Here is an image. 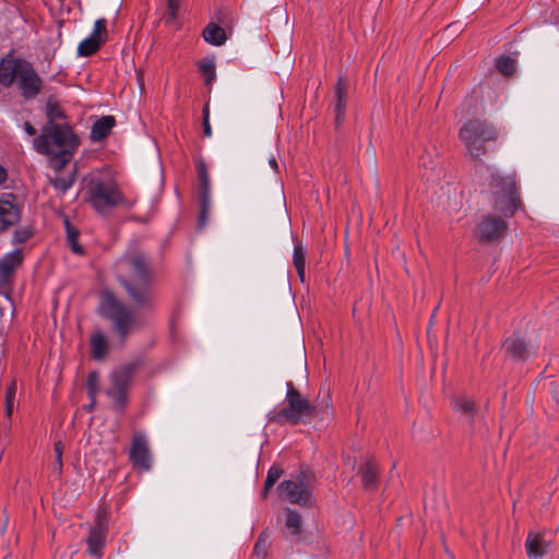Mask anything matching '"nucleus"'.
Masks as SVG:
<instances>
[{
  "mask_svg": "<svg viewBox=\"0 0 559 559\" xmlns=\"http://www.w3.org/2000/svg\"><path fill=\"white\" fill-rule=\"evenodd\" d=\"M99 373L97 371H91L87 374L86 380V391L90 400H94L97 397L98 391H99Z\"/></svg>",
  "mask_w": 559,
  "mask_h": 559,
  "instance_id": "obj_35",
  "label": "nucleus"
},
{
  "mask_svg": "<svg viewBox=\"0 0 559 559\" xmlns=\"http://www.w3.org/2000/svg\"><path fill=\"white\" fill-rule=\"evenodd\" d=\"M53 451H55V455H56V464L60 471L62 467V452H63V444L61 441H57L55 443Z\"/></svg>",
  "mask_w": 559,
  "mask_h": 559,
  "instance_id": "obj_40",
  "label": "nucleus"
},
{
  "mask_svg": "<svg viewBox=\"0 0 559 559\" xmlns=\"http://www.w3.org/2000/svg\"><path fill=\"white\" fill-rule=\"evenodd\" d=\"M202 116H203V133L205 136L211 138L212 136V128L210 124V108H209L207 104H205L203 106Z\"/></svg>",
  "mask_w": 559,
  "mask_h": 559,
  "instance_id": "obj_39",
  "label": "nucleus"
},
{
  "mask_svg": "<svg viewBox=\"0 0 559 559\" xmlns=\"http://www.w3.org/2000/svg\"><path fill=\"white\" fill-rule=\"evenodd\" d=\"M202 36L206 43L213 46H222L227 40L225 29L215 23H209L203 29Z\"/></svg>",
  "mask_w": 559,
  "mask_h": 559,
  "instance_id": "obj_25",
  "label": "nucleus"
},
{
  "mask_svg": "<svg viewBox=\"0 0 559 559\" xmlns=\"http://www.w3.org/2000/svg\"><path fill=\"white\" fill-rule=\"evenodd\" d=\"M181 0H168L167 15L175 19Z\"/></svg>",
  "mask_w": 559,
  "mask_h": 559,
  "instance_id": "obj_41",
  "label": "nucleus"
},
{
  "mask_svg": "<svg viewBox=\"0 0 559 559\" xmlns=\"http://www.w3.org/2000/svg\"><path fill=\"white\" fill-rule=\"evenodd\" d=\"M269 165L274 170V173L277 174L280 171L278 162H277L276 157L273 154H271L270 157H269Z\"/></svg>",
  "mask_w": 559,
  "mask_h": 559,
  "instance_id": "obj_45",
  "label": "nucleus"
},
{
  "mask_svg": "<svg viewBox=\"0 0 559 559\" xmlns=\"http://www.w3.org/2000/svg\"><path fill=\"white\" fill-rule=\"evenodd\" d=\"M106 27H107V21L105 19L100 17L95 21L94 28L90 35L93 36L94 38H102V34L106 35V33H107Z\"/></svg>",
  "mask_w": 559,
  "mask_h": 559,
  "instance_id": "obj_37",
  "label": "nucleus"
},
{
  "mask_svg": "<svg viewBox=\"0 0 559 559\" xmlns=\"http://www.w3.org/2000/svg\"><path fill=\"white\" fill-rule=\"evenodd\" d=\"M429 163H431V159H430L429 155L428 156L423 155L420 157V165L427 167Z\"/></svg>",
  "mask_w": 559,
  "mask_h": 559,
  "instance_id": "obj_49",
  "label": "nucleus"
},
{
  "mask_svg": "<svg viewBox=\"0 0 559 559\" xmlns=\"http://www.w3.org/2000/svg\"><path fill=\"white\" fill-rule=\"evenodd\" d=\"M75 150H67L63 148L61 151L51 152L48 154L49 157V167L56 171L60 173L73 158Z\"/></svg>",
  "mask_w": 559,
  "mask_h": 559,
  "instance_id": "obj_26",
  "label": "nucleus"
},
{
  "mask_svg": "<svg viewBox=\"0 0 559 559\" xmlns=\"http://www.w3.org/2000/svg\"><path fill=\"white\" fill-rule=\"evenodd\" d=\"M96 405V399L90 400V403L85 405L86 412H92L95 408Z\"/></svg>",
  "mask_w": 559,
  "mask_h": 559,
  "instance_id": "obj_50",
  "label": "nucleus"
},
{
  "mask_svg": "<svg viewBox=\"0 0 559 559\" xmlns=\"http://www.w3.org/2000/svg\"><path fill=\"white\" fill-rule=\"evenodd\" d=\"M21 219V209L15 203V195L7 193L0 199V234L16 225Z\"/></svg>",
  "mask_w": 559,
  "mask_h": 559,
  "instance_id": "obj_15",
  "label": "nucleus"
},
{
  "mask_svg": "<svg viewBox=\"0 0 559 559\" xmlns=\"http://www.w3.org/2000/svg\"><path fill=\"white\" fill-rule=\"evenodd\" d=\"M23 130L25 131L26 134L31 135V136H34L36 134V129L34 128V126L28 122V121H25L23 123Z\"/></svg>",
  "mask_w": 559,
  "mask_h": 559,
  "instance_id": "obj_44",
  "label": "nucleus"
},
{
  "mask_svg": "<svg viewBox=\"0 0 559 559\" xmlns=\"http://www.w3.org/2000/svg\"><path fill=\"white\" fill-rule=\"evenodd\" d=\"M306 249L301 242H295L293 251V263L301 282L305 281Z\"/></svg>",
  "mask_w": 559,
  "mask_h": 559,
  "instance_id": "obj_27",
  "label": "nucleus"
},
{
  "mask_svg": "<svg viewBox=\"0 0 559 559\" xmlns=\"http://www.w3.org/2000/svg\"><path fill=\"white\" fill-rule=\"evenodd\" d=\"M489 187L493 194L495 209L504 217L512 216L521 203L516 191L515 177L512 175L503 176L497 170H492Z\"/></svg>",
  "mask_w": 559,
  "mask_h": 559,
  "instance_id": "obj_6",
  "label": "nucleus"
},
{
  "mask_svg": "<svg viewBox=\"0 0 559 559\" xmlns=\"http://www.w3.org/2000/svg\"><path fill=\"white\" fill-rule=\"evenodd\" d=\"M283 475V469L276 465H272L267 471L266 479L264 483V487L262 490V497L265 498L270 491V489L274 486V484L281 478Z\"/></svg>",
  "mask_w": 559,
  "mask_h": 559,
  "instance_id": "obj_33",
  "label": "nucleus"
},
{
  "mask_svg": "<svg viewBox=\"0 0 559 559\" xmlns=\"http://www.w3.org/2000/svg\"><path fill=\"white\" fill-rule=\"evenodd\" d=\"M267 548V538L263 535L259 536L258 540L254 544V554L258 557H265Z\"/></svg>",
  "mask_w": 559,
  "mask_h": 559,
  "instance_id": "obj_38",
  "label": "nucleus"
},
{
  "mask_svg": "<svg viewBox=\"0 0 559 559\" xmlns=\"http://www.w3.org/2000/svg\"><path fill=\"white\" fill-rule=\"evenodd\" d=\"M24 60V58H13L10 53L0 59V85L7 88L13 85Z\"/></svg>",
  "mask_w": 559,
  "mask_h": 559,
  "instance_id": "obj_17",
  "label": "nucleus"
},
{
  "mask_svg": "<svg viewBox=\"0 0 559 559\" xmlns=\"http://www.w3.org/2000/svg\"><path fill=\"white\" fill-rule=\"evenodd\" d=\"M15 395H16V383H15V381H13L7 388L5 402H14Z\"/></svg>",
  "mask_w": 559,
  "mask_h": 559,
  "instance_id": "obj_43",
  "label": "nucleus"
},
{
  "mask_svg": "<svg viewBox=\"0 0 559 559\" xmlns=\"http://www.w3.org/2000/svg\"><path fill=\"white\" fill-rule=\"evenodd\" d=\"M46 116L48 123H58L57 121L66 119V114L59 103L51 98L46 103Z\"/></svg>",
  "mask_w": 559,
  "mask_h": 559,
  "instance_id": "obj_31",
  "label": "nucleus"
},
{
  "mask_svg": "<svg viewBox=\"0 0 559 559\" xmlns=\"http://www.w3.org/2000/svg\"><path fill=\"white\" fill-rule=\"evenodd\" d=\"M549 547L550 540L546 538L544 533H528L525 540V548L530 559H540L548 552Z\"/></svg>",
  "mask_w": 559,
  "mask_h": 559,
  "instance_id": "obj_18",
  "label": "nucleus"
},
{
  "mask_svg": "<svg viewBox=\"0 0 559 559\" xmlns=\"http://www.w3.org/2000/svg\"><path fill=\"white\" fill-rule=\"evenodd\" d=\"M103 40V38H94L91 35L84 38L78 46L79 56L90 57L94 55L99 49Z\"/></svg>",
  "mask_w": 559,
  "mask_h": 559,
  "instance_id": "obj_29",
  "label": "nucleus"
},
{
  "mask_svg": "<svg viewBox=\"0 0 559 559\" xmlns=\"http://www.w3.org/2000/svg\"><path fill=\"white\" fill-rule=\"evenodd\" d=\"M66 229L68 242L78 240L79 231L70 224L68 219L66 221Z\"/></svg>",
  "mask_w": 559,
  "mask_h": 559,
  "instance_id": "obj_42",
  "label": "nucleus"
},
{
  "mask_svg": "<svg viewBox=\"0 0 559 559\" xmlns=\"http://www.w3.org/2000/svg\"><path fill=\"white\" fill-rule=\"evenodd\" d=\"M86 194L88 202L97 212L110 210L123 201L115 179L104 171H97L90 176Z\"/></svg>",
  "mask_w": 559,
  "mask_h": 559,
  "instance_id": "obj_3",
  "label": "nucleus"
},
{
  "mask_svg": "<svg viewBox=\"0 0 559 559\" xmlns=\"http://www.w3.org/2000/svg\"><path fill=\"white\" fill-rule=\"evenodd\" d=\"M197 171L199 178V202H200V214L198 225L199 228H203L207 224V219L211 213L212 199H211V180L204 159L200 158L197 162Z\"/></svg>",
  "mask_w": 559,
  "mask_h": 559,
  "instance_id": "obj_11",
  "label": "nucleus"
},
{
  "mask_svg": "<svg viewBox=\"0 0 559 559\" xmlns=\"http://www.w3.org/2000/svg\"><path fill=\"white\" fill-rule=\"evenodd\" d=\"M116 126V119L114 116H103L97 119L91 129L90 139L93 142H100L105 140Z\"/></svg>",
  "mask_w": 559,
  "mask_h": 559,
  "instance_id": "obj_21",
  "label": "nucleus"
},
{
  "mask_svg": "<svg viewBox=\"0 0 559 559\" xmlns=\"http://www.w3.org/2000/svg\"><path fill=\"white\" fill-rule=\"evenodd\" d=\"M453 405L455 409L466 416L469 419L474 416V402L467 396H457L453 399Z\"/></svg>",
  "mask_w": 559,
  "mask_h": 559,
  "instance_id": "obj_32",
  "label": "nucleus"
},
{
  "mask_svg": "<svg viewBox=\"0 0 559 559\" xmlns=\"http://www.w3.org/2000/svg\"><path fill=\"white\" fill-rule=\"evenodd\" d=\"M103 316L111 321L112 332L124 344L134 329L141 328L131 310L116 298H108L103 306Z\"/></svg>",
  "mask_w": 559,
  "mask_h": 559,
  "instance_id": "obj_8",
  "label": "nucleus"
},
{
  "mask_svg": "<svg viewBox=\"0 0 559 559\" xmlns=\"http://www.w3.org/2000/svg\"><path fill=\"white\" fill-rule=\"evenodd\" d=\"M278 495L289 503L312 507V490L308 473L300 471L293 478L283 480L277 486Z\"/></svg>",
  "mask_w": 559,
  "mask_h": 559,
  "instance_id": "obj_9",
  "label": "nucleus"
},
{
  "mask_svg": "<svg viewBox=\"0 0 559 559\" xmlns=\"http://www.w3.org/2000/svg\"><path fill=\"white\" fill-rule=\"evenodd\" d=\"M506 229L507 223L503 219L493 215H487L478 224L477 233L481 241L491 242L498 240Z\"/></svg>",
  "mask_w": 559,
  "mask_h": 559,
  "instance_id": "obj_16",
  "label": "nucleus"
},
{
  "mask_svg": "<svg viewBox=\"0 0 559 559\" xmlns=\"http://www.w3.org/2000/svg\"><path fill=\"white\" fill-rule=\"evenodd\" d=\"M107 533V519L105 515L98 513L95 525L90 527L88 534L84 539L87 545L86 552L88 556L95 559H100L103 557V549L106 545Z\"/></svg>",
  "mask_w": 559,
  "mask_h": 559,
  "instance_id": "obj_12",
  "label": "nucleus"
},
{
  "mask_svg": "<svg viewBox=\"0 0 559 559\" xmlns=\"http://www.w3.org/2000/svg\"><path fill=\"white\" fill-rule=\"evenodd\" d=\"M198 70L204 76V84L211 88L214 81L216 80V62L214 56H207L202 58L198 62Z\"/></svg>",
  "mask_w": 559,
  "mask_h": 559,
  "instance_id": "obj_24",
  "label": "nucleus"
},
{
  "mask_svg": "<svg viewBox=\"0 0 559 559\" xmlns=\"http://www.w3.org/2000/svg\"><path fill=\"white\" fill-rule=\"evenodd\" d=\"M75 177L76 170L73 169L67 176H56L53 178H50V185L55 188L56 191H58L61 194H64L73 186Z\"/></svg>",
  "mask_w": 559,
  "mask_h": 559,
  "instance_id": "obj_28",
  "label": "nucleus"
},
{
  "mask_svg": "<svg viewBox=\"0 0 559 559\" xmlns=\"http://www.w3.org/2000/svg\"><path fill=\"white\" fill-rule=\"evenodd\" d=\"M69 245H70V247H71V250H72L74 253H78V254L83 253V248L78 243V240L70 241V242H69Z\"/></svg>",
  "mask_w": 559,
  "mask_h": 559,
  "instance_id": "obj_47",
  "label": "nucleus"
},
{
  "mask_svg": "<svg viewBox=\"0 0 559 559\" xmlns=\"http://www.w3.org/2000/svg\"><path fill=\"white\" fill-rule=\"evenodd\" d=\"M90 348H91V357L94 360L102 361L106 358L108 354V340L106 335L97 331L91 335L90 338Z\"/></svg>",
  "mask_w": 559,
  "mask_h": 559,
  "instance_id": "obj_23",
  "label": "nucleus"
},
{
  "mask_svg": "<svg viewBox=\"0 0 559 559\" xmlns=\"http://www.w3.org/2000/svg\"><path fill=\"white\" fill-rule=\"evenodd\" d=\"M8 174L3 166L0 165V185L7 180Z\"/></svg>",
  "mask_w": 559,
  "mask_h": 559,
  "instance_id": "obj_48",
  "label": "nucleus"
},
{
  "mask_svg": "<svg viewBox=\"0 0 559 559\" xmlns=\"http://www.w3.org/2000/svg\"><path fill=\"white\" fill-rule=\"evenodd\" d=\"M347 106L346 98V88L345 81L343 78H338L337 83L335 85V104H334V114H335V126L338 128L344 119Z\"/></svg>",
  "mask_w": 559,
  "mask_h": 559,
  "instance_id": "obj_20",
  "label": "nucleus"
},
{
  "mask_svg": "<svg viewBox=\"0 0 559 559\" xmlns=\"http://www.w3.org/2000/svg\"><path fill=\"white\" fill-rule=\"evenodd\" d=\"M13 408H14V402H5L4 403V413H5V416L8 417V419L11 418V416L13 414Z\"/></svg>",
  "mask_w": 559,
  "mask_h": 559,
  "instance_id": "obj_46",
  "label": "nucleus"
},
{
  "mask_svg": "<svg viewBox=\"0 0 559 559\" xmlns=\"http://www.w3.org/2000/svg\"><path fill=\"white\" fill-rule=\"evenodd\" d=\"M80 140L68 123H47L41 133L34 139V148L39 154L51 152L76 150Z\"/></svg>",
  "mask_w": 559,
  "mask_h": 559,
  "instance_id": "obj_5",
  "label": "nucleus"
},
{
  "mask_svg": "<svg viewBox=\"0 0 559 559\" xmlns=\"http://www.w3.org/2000/svg\"><path fill=\"white\" fill-rule=\"evenodd\" d=\"M502 349L510 359L516 362L525 361L537 354V346L527 344L518 333H513L504 340Z\"/></svg>",
  "mask_w": 559,
  "mask_h": 559,
  "instance_id": "obj_13",
  "label": "nucleus"
},
{
  "mask_svg": "<svg viewBox=\"0 0 559 559\" xmlns=\"http://www.w3.org/2000/svg\"><path fill=\"white\" fill-rule=\"evenodd\" d=\"M140 367L141 361L133 360L121 365L109 373L110 388L106 390V395L111 400L115 411L121 413L127 407L128 389Z\"/></svg>",
  "mask_w": 559,
  "mask_h": 559,
  "instance_id": "obj_7",
  "label": "nucleus"
},
{
  "mask_svg": "<svg viewBox=\"0 0 559 559\" xmlns=\"http://www.w3.org/2000/svg\"><path fill=\"white\" fill-rule=\"evenodd\" d=\"M19 90L20 96L24 100L35 99L43 86V80L35 70L32 62L24 60L23 64L20 66L16 79L14 81Z\"/></svg>",
  "mask_w": 559,
  "mask_h": 559,
  "instance_id": "obj_10",
  "label": "nucleus"
},
{
  "mask_svg": "<svg viewBox=\"0 0 559 559\" xmlns=\"http://www.w3.org/2000/svg\"><path fill=\"white\" fill-rule=\"evenodd\" d=\"M23 263L22 249L17 248L5 253L0 259V282H8L14 271Z\"/></svg>",
  "mask_w": 559,
  "mask_h": 559,
  "instance_id": "obj_19",
  "label": "nucleus"
},
{
  "mask_svg": "<svg viewBox=\"0 0 559 559\" xmlns=\"http://www.w3.org/2000/svg\"><path fill=\"white\" fill-rule=\"evenodd\" d=\"M358 474L365 489L373 490L378 485L379 467L372 460L367 461L359 467Z\"/></svg>",
  "mask_w": 559,
  "mask_h": 559,
  "instance_id": "obj_22",
  "label": "nucleus"
},
{
  "mask_svg": "<svg viewBox=\"0 0 559 559\" xmlns=\"http://www.w3.org/2000/svg\"><path fill=\"white\" fill-rule=\"evenodd\" d=\"M495 66L504 75H510L515 71V60L507 55L499 57Z\"/></svg>",
  "mask_w": 559,
  "mask_h": 559,
  "instance_id": "obj_34",
  "label": "nucleus"
},
{
  "mask_svg": "<svg viewBox=\"0 0 559 559\" xmlns=\"http://www.w3.org/2000/svg\"><path fill=\"white\" fill-rule=\"evenodd\" d=\"M119 264L130 273V277H119V283L132 301L139 307L153 309V267L148 258L140 251H129L120 258Z\"/></svg>",
  "mask_w": 559,
  "mask_h": 559,
  "instance_id": "obj_1",
  "label": "nucleus"
},
{
  "mask_svg": "<svg viewBox=\"0 0 559 559\" xmlns=\"http://www.w3.org/2000/svg\"><path fill=\"white\" fill-rule=\"evenodd\" d=\"M34 236L32 226H24L14 230L12 236V245L24 243Z\"/></svg>",
  "mask_w": 559,
  "mask_h": 559,
  "instance_id": "obj_36",
  "label": "nucleus"
},
{
  "mask_svg": "<svg viewBox=\"0 0 559 559\" xmlns=\"http://www.w3.org/2000/svg\"><path fill=\"white\" fill-rule=\"evenodd\" d=\"M129 460L134 467L141 468L143 471L151 469L152 456L148 449V442L144 433H134L132 438Z\"/></svg>",
  "mask_w": 559,
  "mask_h": 559,
  "instance_id": "obj_14",
  "label": "nucleus"
},
{
  "mask_svg": "<svg viewBox=\"0 0 559 559\" xmlns=\"http://www.w3.org/2000/svg\"><path fill=\"white\" fill-rule=\"evenodd\" d=\"M459 138L471 157L480 160L481 156L495 150L498 131L486 120H467L459 131Z\"/></svg>",
  "mask_w": 559,
  "mask_h": 559,
  "instance_id": "obj_2",
  "label": "nucleus"
},
{
  "mask_svg": "<svg viewBox=\"0 0 559 559\" xmlns=\"http://www.w3.org/2000/svg\"><path fill=\"white\" fill-rule=\"evenodd\" d=\"M285 402L284 408L274 409L267 414L269 421L278 425H298L305 417H311L316 411V406L302 396L292 382L286 383Z\"/></svg>",
  "mask_w": 559,
  "mask_h": 559,
  "instance_id": "obj_4",
  "label": "nucleus"
},
{
  "mask_svg": "<svg viewBox=\"0 0 559 559\" xmlns=\"http://www.w3.org/2000/svg\"><path fill=\"white\" fill-rule=\"evenodd\" d=\"M285 525L290 534L299 535L302 526L300 514L296 510L287 508L285 510Z\"/></svg>",
  "mask_w": 559,
  "mask_h": 559,
  "instance_id": "obj_30",
  "label": "nucleus"
}]
</instances>
